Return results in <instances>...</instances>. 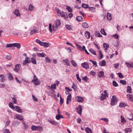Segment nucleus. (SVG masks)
<instances>
[{
    "mask_svg": "<svg viewBox=\"0 0 133 133\" xmlns=\"http://www.w3.org/2000/svg\"><path fill=\"white\" fill-rule=\"evenodd\" d=\"M104 94L102 93L101 94L100 99L101 100H103L105 99L106 98V96H108V93L107 90H105L104 91Z\"/></svg>",
    "mask_w": 133,
    "mask_h": 133,
    "instance_id": "obj_1",
    "label": "nucleus"
},
{
    "mask_svg": "<svg viewBox=\"0 0 133 133\" xmlns=\"http://www.w3.org/2000/svg\"><path fill=\"white\" fill-rule=\"evenodd\" d=\"M38 79L37 78L36 76L35 75L34 77V79L32 80L31 82H34V84L35 86H37L39 84V83L38 81Z\"/></svg>",
    "mask_w": 133,
    "mask_h": 133,
    "instance_id": "obj_2",
    "label": "nucleus"
},
{
    "mask_svg": "<svg viewBox=\"0 0 133 133\" xmlns=\"http://www.w3.org/2000/svg\"><path fill=\"white\" fill-rule=\"evenodd\" d=\"M117 99L116 98L114 97V96H112V97L111 100V105H115V103H117Z\"/></svg>",
    "mask_w": 133,
    "mask_h": 133,
    "instance_id": "obj_3",
    "label": "nucleus"
},
{
    "mask_svg": "<svg viewBox=\"0 0 133 133\" xmlns=\"http://www.w3.org/2000/svg\"><path fill=\"white\" fill-rule=\"evenodd\" d=\"M82 108L81 105H79L77 108L76 109V110L77 113L79 115H81L82 111Z\"/></svg>",
    "mask_w": 133,
    "mask_h": 133,
    "instance_id": "obj_4",
    "label": "nucleus"
},
{
    "mask_svg": "<svg viewBox=\"0 0 133 133\" xmlns=\"http://www.w3.org/2000/svg\"><path fill=\"white\" fill-rule=\"evenodd\" d=\"M75 99L77 101L79 102H82L84 101V98L79 96H77L76 97Z\"/></svg>",
    "mask_w": 133,
    "mask_h": 133,
    "instance_id": "obj_5",
    "label": "nucleus"
},
{
    "mask_svg": "<svg viewBox=\"0 0 133 133\" xmlns=\"http://www.w3.org/2000/svg\"><path fill=\"white\" fill-rule=\"evenodd\" d=\"M20 64H16L15 68L14 69V71L16 72H18L19 71L20 69Z\"/></svg>",
    "mask_w": 133,
    "mask_h": 133,
    "instance_id": "obj_6",
    "label": "nucleus"
},
{
    "mask_svg": "<svg viewBox=\"0 0 133 133\" xmlns=\"http://www.w3.org/2000/svg\"><path fill=\"white\" fill-rule=\"evenodd\" d=\"M81 66L83 68H85L86 69H88L89 68V66L87 62H84L82 64Z\"/></svg>",
    "mask_w": 133,
    "mask_h": 133,
    "instance_id": "obj_7",
    "label": "nucleus"
},
{
    "mask_svg": "<svg viewBox=\"0 0 133 133\" xmlns=\"http://www.w3.org/2000/svg\"><path fill=\"white\" fill-rule=\"evenodd\" d=\"M60 15L62 17H63L65 18H67L68 17V16L66 13L64 12L63 11L62 12L59 13Z\"/></svg>",
    "mask_w": 133,
    "mask_h": 133,
    "instance_id": "obj_8",
    "label": "nucleus"
},
{
    "mask_svg": "<svg viewBox=\"0 0 133 133\" xmlns=\"http://www.w3.org/2000/svg\"><path fill=\"white\" fill-rule=\"evenodd\" d=\"M99 65L100 66H105L106 65V61L104 60L102 61L99 62Z\"/></svg>",
    "mask_w": 133,
    "mask_h": 133,
    "instance_id": "obj_9",
    "label": "nucleus"
},
{
    "mask_svg": "<svg viewBox=\"0 0 133 133\" xmlns=\"http://www.w3.org/2000/svg\"><path fill=\"white\" fill-rule=\"evenodd\" d=\"M98 75V77L100 78H102L103 77H105L104 72L103 71H99Z\"/></svg>",
    "mask_w": 133,
    "mask_h": 133,
    "instance_id": "obj_10",
    "label": "nucleus"
},
{
    "mask_svg": "<svg viewBox=\"0 0 133 133\" xmlns=\"http://www.w3.org/2000/svg\"><path fill=\"white\" fill-rule=\"evenodd\" d=\"M85 37L87 39H89L90 36V32L88 31H86L85 33Z\"/></svg>",
    "mask_w": 133,
    "mask_h": 133,
    "instance_id": "obj_11",
    "label": "nucleus"
},
{
    "mask_svg": "<svg viewBox=\"0 0 133 133\" xmlns=\"http://www.w3.org/2000/svg\"><path fill=\"white\" fill-rule=\"evenodd\" d=\"M8 78L10 80H14V77L10 73H8Z\"/></svg>",
    "mask_w": 133,
    "mask_h": 133,
    "instance_id": "obj_12",
    "label": "nucleus"
},
{
    "mask_svg": "<svg viewBox=\"0 0 133 133\" xmlns=\"http://www.w3.org/2000/svg\"><path fill=\"white\" fill-rule=\"evenodd\" d=\"M20 123L19 122L16 121H15L13 122L12 125L15 127H17L19 125Z\"/></svg>",
    "mask_w": 133,
    "mask_h": 133,
    "instance_id": "obj_13",
    "label": "nucleus"
},
{
    "mask_svg": "<svg viewBox=\"0 0 133 133\" xmlns=\"http://www.w3.org/2000/svg\"><path fill=\"white\" fill-rule=\"evenodd\" d=\"M16 111L18 112L21 113L22 112V110L21 109L20 107L18 106H16L15 107Z\"/></svg>",
    "mask_w": 133,
    "mask_h": 133,
    "instance_id": "obj_14",
    "label": "nucleus"
},
{
    "mask_svg": "<svg viewBox=\"0 0 133 133\" xmlns=\"http://www.w3.org/2000/svg\"><path fill=\"white\" fill-rule=\"evenodd\" d=\"M30 62L31 60L30 59L29 60L25 59V60L23 61L22 64L23 65H26L27 63H29Z\"/></svg>",
    "mask_w": 133,
    "mask_h": 133,
    "instance_id": "obj_15",
    "label": "nucleus"
},
{
    "mask_svg": "<svg viewBox=\"0 0 133 133\" xmlns=\"http://www.w3.org/2000/svg\"><path fill=\"white\" fill-rule=\"evenodd\" d=\"M5 80V76L3 75H0V81L2 82H3Z\"/></svg>",
    "mask_w": 133,
    "mask_h": 133,
    "instance_id": "obj_16",
    "label": "nucleus"
},
{
    "mask_svg": "<svg viewBox=\"0 0 133 133\" xmlns=\"http://www.w3.org/2000/svg\"><path fill=\"white\" fill-rule=\"evenodd\" d=\"M48 121L50 122L51 124L54 125H56L57 124V122L56 121L54 120H48Z\"/></svg>",
    "mask_w": 133,
    "mask_h": 133,
    "instance_id": "obj_17",
    "label": "nucleus"
},
{
    "mask_svg": "<svg viewBox=\"0 0 133 133\" xmlns=\"http://www.w3.org/2000/svg\"><path fill=\"white\" fill-rule=\"evenodd\" d=\"M13 47H16L19 49L21 47L20 44L18 43H15L13 44Z\"/></svg>",
    "mask_w": 133,
    "mask_h": 133,
    "instance_id": "obj_18",
    "label": "nucleus"
},
{
    "mask_svg": "<svg viewBox=\"0 0 133 133\" xmlns=\"http://www.w3.org/2000/svg\"><path fill=\"white\" fill-rule=\"evenodd\" d=\"M127 96L129 97V101H133V95L131 94H128Z\"/></svg>",
    "mask_w": 133,
    "mask_h": 133,
    "instance_id": "obj_19",
    "label": "nucleus"
},
{
    "mask_svg": "<svg viewBox=\"0 0 133 133\" xmlns=\"http://www.w3.org/2000/svg\"><path fill=\"white\" fill-rule=\"evenodd\" d=\"M14 14L16 16H20V14L18 9H16L14 12Z\"/></svg>",
    "mask_w": 133,
    "mask_h": 133,
    "instance_id": "obj_20",
    "label": "nucleus"
},
{
    "mask_svg": "<svg viewBox=\"0 0 133 133\" xmlns=\"http://www.w3.org/2000/svg\"><path fill=\"white\" fill-rule=\"evenodd\" d=\"M31 62L34 64H36V59L34 57H32L31 58Z\"/></svg>",
    "mask_w": 133,
    "mask_h": 133,
    "instance_id": "obj_21",
    "label": "nucleus"
},
{
    "mask_svg": "<svg viewBox=\"0 0 133 133\" xmlns=\"http://www.w3.org/2000/svg\"><path fill=\"white\" fill-rule=\"evenodd\" d=\"M127 92L129 93H131L132 92V89L130 86H128L127 89Z\"/></svg>",
    "mask_w": 133,
    "mask_h": 133,
    "instance_id": "obj_22",
    "label": "nucleus"
},
{
    "mask_svg": "<svg viewBox=\"0 0 133 133\" xmlns=\"http://www.w3.org/2000/svg\"><path fill=\"white\" fill-rule=\"evenodd\" d=\"M38 30L36 29H33L31 30L30 32L31 35H32L34 33L38 32Z\"/></svg>",
    "mask_w": 133,
    "mask_h": 133,
    "instance_id": "obj_23",
    "label": "nucleus"
},
{
    "mask_svg": "<svg viewBox=\"0 0 133 133\" xmlns=\"http://www.w3.org/2000/svg\"><path fill=\"white\" fill-rule=\"evenodd\" d=\"M37 54L38 56L39 57H44L46 56V55L44 53H37Z\"/></svg>",
    "mask_w": 133,
    "mask_h": 133,
    "instance_id": "obj_24",
    "label": "nucleus"
},
{
    "mask_svg": "<svg viewBox=\"0 0 133 133\" xmlns=\"http://www.w3.org/2000/svg\"><path fill=\"white\" fill-rule=\"evenodd\" d=\"M81 50L83 51H85V53L87 54L88 55L89 54V53L88 52L87 50L85 49V47L84 45H83V46L82 49Z\"/></svg>",
    "mask_w": 133,
    "mask_h": 133,
    "instance_id": "obj_25",
    "label": "nucleus"
},
{
    "mask_svg": "<svg viewBox=\"0 0 133 133\" xmlns=\"http://www.w3.org/2000/svg\"><path fill=\"white\" fill-rule=\"evenodd\" d=\"M127 105V104L121 102L119 104V106L120 108H122L123 107H124Z\"/></svg>",
    "mask_w": 133,
    "mask_h": 133,
    "instance_id": "obj_26",
    "label": "nucleus"
},
{
    "mask_svg": "<svg viewBox=\"0 0 133 133\" xmlns=\"http://www.w3.org/2000/svg\"><path fill=\"white\" fill-rule=\"evenodd\" d=\"M88 23L87 22H85L82 24V26L84 28H88Z\"/></svg>",
    "mask_w": 133,
    "mask_h": 133,
    "instance_id": "obj_27",
    "label": "nucleus"
},
{
    "mask_svg": "<svg viewBox=\"0 0 133 133\" xmlns=\"http://www.w3.org/2000/svg\"><path fill=\"white\" fill-rule=\"evenodd\" d=\"M76 19L78 21L80 22L82 20V17L80 16H78L76 17Z\"/></svg>",
    "mask_w": 133,
    "mask_h": 133,
    "instance_id": "obj_28",
    "label": "nucleus"
},
{
    "mask_svg": "<svg viewBox=\"0 0 133 133\" xmlns=\"http://www.w3.org/2000/svg\"><path fill=\"white\" fill-rule=\"evenodd\" d=\"M56 26L57 27L61 25V22L60 20H57L56 22Z\"/></svg>",
    "mask_w": 133,
    "mask_h": 133,
    "instance_id": "obj_29",
    "label": "nucleus"
},
{
    "mask_svg": "<svg viewBox=\"0 0 133 133\" xmlns=\"http://www.w3.org/2000/svg\"><path fill=\"white\" fill-rule=\"evenodd\" d=\"M103 45L104 47L105 48V50H107L109 47V45L104 43Z\"/></svg>",
    "mask_w": 133,
    "mask_h": 133,
    "instance_id": "obj_30",
    "label": "nucleus"
},
{
    "mask_svg": "<svg viewBox=\"0 0 133 133\" xmlns=\"http://www.w3.org/2000/svg\"><path fill=\"white\" fill-rule=\"evenodd\" d=\"M132 131V130L130 128H126L125 130V133H130Z\"/></svg>",
    "mask_w": 133,
    "mask_h": 133,
    "instance_id": "obj_31",
    "label": "nucleus"
},
{
    "mask_svg": "<svg viewBox=\"0 0 133 133\" xmlns=\"http://www.w3.org/2000/svg\"><path fill=\"white\" fill-rule=\"evenodd\" d=\"M107 17L109 20H111L112 19V16L111 14L108 13L107 15Z\"/></svg>",
    "mask_w": 133,
    "mask_h": 133,
    "instance_id": "obj_32",
    "label": "nucleus"
},
{
    "mask_svg": "<svg viewBox=\"0 0 133 133\" xmlns=\"http://www.w3.org/2000/svg\"><path fill=\"white\" fill-rule=\"evenodd\" d=\"M63 62H65L66 64L67 65H70V62H69V61L68 59H66L65 60H63Z\"/></svg>",
    "mask_w": 133,
    "mask_h": 133,
    "instance_id": "obj_33",
    "label": "nucleus"
},
{
    "mask_svg": "<svg viewBox=\"0 0 133 133\" xmlns=\"http://www.w3.org/2000/svg\"><path fill=\"white\" fill-rule=\"evenodd\" d=\"M82 7L85 9L89 8V5L88 4H86L84 3H82Z\"/></svg>",
    "mask_w": 133,
    "mask_h": 133,
    "instance_id": "obj_34",
    "label": "nucleus"
},
{
    "mask_svg": "<svg viewBox=\"0 0 133 133\" xmlns=\"http://www.w3.org/2000/svg\"><path fill=\"white\" fill-rule=\"evenodd\" d=\"M85 131L87 133H92L91 130L88 127L86 128Z\"/></svg>",
    "mask_w": 133,
    "mask_h": 133,
    "instance_id": "obj_35",
    "label": "nucleus"
},
{
    "mask_svg": "<svg viewBox=\"0 0 133 133\" xmlns=\"http://www.w3.org/2000/svg\"><path fill=\"white\" fill-rule=\"evenodd\" d=\"M16 118L17 119H18L19 120L22 121L23 120V118L22 117V116L21 115H17L16 116Z\"/></svg>",
    "mask_w": 133,
    "mask_h": 133,
    "instance_id": "obj_36",
    "label": "nucleus"
},
{
    "mask_svg": "<svg viewBox=\"0 0 133 133\" xmlns=\"http://www.w3.org/2000/svg\"><path fill=\"white\" fill-rule=\"evenodd\" d=\"M37 126L33 125L31 127V129L33 131L37 130Z\"/></svg>",
    "mask_w": 133,
    "mask_h": 133,
    "instance_id": "obj_37",
    "label": "nucleus"
},
{
    "mask_svg": "<svg viewBox=\"0 0 133 133\" xmlns=\"http://www.w3.org/2000/svg\"><path fill=\"white\" fill-rule=\"evenodd\" d=\"M23 128L24 129H28V125L25 123V122H23Z\"/></svg>",
    "mask_w": 133,
    "mask_h": 133,
    "instance_id": "obj_38",
    "label": "nucleus"
},
{
    "mask_svg": "<svg viewBox=\"0 0 133 133\" xmlns=\"http://www.w3.org/2000/svg\"><path fill=\"white\" fill-rule=\"evenodd\" d=\"M89 51L91 54L94 55H96V52L92 48H91L90 49Z\"/></svg>",
    "mask_w": 133,
    "mask_h": 133,
    "instance_id": "obj_39",
    "label": "nucleus"
},
{
    "mask_svg": "<svg viewBox=\"0 0 133 133\" xmlns=\"http://www.w3.org/2000/svg\"><path fill=\"white\" fill-rule=\"evenodd\" d=\"M9 107L12 109H15L14 105L13 103L11 102H10L9 104Z\"/></svg>",
    "mask_w": 133,
    "mask_h": 133,
    "instance_id": "obj_40",
    "label": "nucleus"
},
{
    "mask_svg": "<svg viewBox=\"0 0 133 133\" xmlns=\"http://www.w3.org/2000/svg\"><path fill=\"white\" fill-rule=\"evenodd\" d=\"M71 63L72 65L76 67H77V63L75 62L73 60H72L71 61Z\"/></svg>",
    "mask_w": 133,
    "mask_h": 133,
    "instance_id": "obj_41",
    "label": "nucleus"
},
{
    "mask_svg": "<svg viewBox=\"0 0 133 133\" xmlns=\"http://www.w3.org/2000/svg\"><path fill=\"white\" fill-rule=\"evenodd\" d=\"M95 35L96 36L98 37H101L102 36L101 34H100L99 31L97 32V31L95 33Z\"/></svg>",
    "mask_w": 133,
    "mask_h": 133,
    "instance_id": "obj_42",
    "label": "nucleus"
},
{
    "mask_svg": "<svg viewBox=\"0 0 133 133\" xmlns=\"http://www.w3.org/2000/svg\"><path fill=\"white\" fill-rule=\"evenodd\" d=\"M65 27L68 30H71L72 29L71 26L70 25H69L68 24L66 25Z\"/></svg>",
    "mask_w": 133,
    "mask_h": 133,
    "instance_id": "obj_43",
    "label": "nucleus"
},
{
    "mask_svg": "<svg viewBox=\"0 0 133 133\" xmlns=\"http://www.w3.org/2000/svg\"><path fill=\"white\" fill-rule=\"evenodd\" d=\"M66 9L69 12H71L72 11V9L71 8L70 6H66Z\"/></svg>",
    "mask_w": 133,
    "mask_h": 133,
    "instance_id": "obj_44",
    "label": "nucleus"
},
{
    "mask_svg": "<svg viewBox=\"0 0 133 133\" xmlns=\"http://www.w3.org/2000/svg\"><path fill=\"white\" fill-rule=\"evenodd\" d=\"M49 44L48 43L46 42H44L43 46H44L45 48H47L49 46Z\"/></svg>",
    "mask_w": 133,
    "mask_h": 133,
    "instance_id": "obj_45",
    "label": "nucleus"
},
{
    "mask_svg": "<svg viewBox=\"0 0 133 133\" xmlns=\"http://www.w3.org/2000/svg\"><path fill=\"white\" fill-rule=\"evenodd\" d=\"M121 122H122L123 123H125L126 122V120L124 118V117L122 116H121Z\"/></svg>",
    "mask_w": 133,
    "mask_h": 133,
    "instance_id": "obj_46",
    "label": "nucleus"
},
{
    "mask_svg": "<svg viewBox=\"0 0 133 133\" xmlns=\"http://www.w3.org/2000/svg\"><path fill=\"white\" fill-rule=\"evenodd\" d=\"M101 34L102 35H104L105 36H106L107 35V34L105 32V30L104 29H102L101 31Z\"/></svg>",
    "mask_w": 133,
    "mask_h": 133,
    "instance_id": "obj_47",
    "label": "nucleus"
},
{
    "mask_svg": "<svg viewBox=\"0 0 133 133\" xmlns=\"http://www.w3.org/2000/svg\"><path fill=\"white\" fill-rule=\"evenodd\" d=\"M113 85L115 87H117L118 86V85L115 81H113L112 82Z\"/></svg>",
    "mask_w": 133,
    "mask_h": 133,
    "instance_id": "obj_48",
    "label": "nucleus"
},
{
    "mask_svg": "<svg viewBox=\"0 0 133 133\" xmlns=\"http://www.w3.org/2000/svg\"><path fill=\"white\" fill-rule=\"evenodd\" d=\"M120 82L123 85H126L127 84L126 81L123 80H120Z\"/></svg>",
    "mask_w": 133,
    "mask_h": 133,
    "instance_id": "obj_49",
    "label": "nucleus"
},
{
    "mask_svg": "<svg viewBox=\"0 0 133 133\" xmlns=\"http://www.w3.org/2000/svg\"><path fill=\"white\" fill-rule=\"evenodd\" d=\"M128 119L129 120L133 121V114H130L129 115V117Z\"/></svg>",
    "mask_w": 133,
    "mask_h": 133,
    "instance_id": "obj_50",
    "label": "nucleus"
},
{
    "mask_svg": "<svg viewBox=\"0 0 133 133\" xmlns=\"http://www.w3.org/2000/svg\"><path fill=\"white\" fill-rule=\"evenodd\" d=\"M34 8V7L32 4H30L29 5V10L30 11H31Z\"/></svg>",
    "mask_w": 133,
    "mask_h": 133,
    "instance_id": "obj_51",
    "label": "nucleus"
},
{
    "mask_svg": "<svg viewBox=\"0 0 133 133\" xmlns=\"http://www.w3.org/2000/svg\"><path fill=\"white\" fill-rule=\"evenodd\" d=\"M13 47V44H7L6 45V48H11Z\"/></svg>",
    "mask_w": 133,
    "mask_h": 133,
    "instance_id": "obj_52",
    "label": "nucleus"
},
{
    "mask_svg": "<svg viewBox=\"0 0 133 133\" xmlns=\"http://www.w3.org/2000/svg\"><path fill=\"white\" fill-rule=\"evenodd\" d=\"M126 64L127 65L128 67H133V64H130L129 63H126Z\"/></svg>",
    "mask_w": 133,
    "mask_h": 133,
    "instance_id": "obj_53",
    "label": "nucleus"
},
{
    "mask_svg": "<svg viewBox=\"0 0 133 133\" xmlns=\"http://www.w3.org/2000/svg\"><path fill=\"white\" fill-rule=\"evenodd\" d=\"M45 61L46 62L50 63L51 62V59L48 57H45Z\"/></svg>",
    "mask_w": 133,
    "mask_h": 133,
    "instance_id": "obj_54",
    "label": "nucleus"
},
{
    "mask_svg": "<svg viewBox=\"0 0 133 133\" xmlns=\"http://www.w3.org/2000/svg\"><path fill=\"white\" fill-rule=\"evenodd\" d=\"M75 45L77 47H78V49L79 50H81L82 49V48L80 45H79L78 43H76Z\"/></svg>",
    "mask_w": 133,
    "mask_h": 133,
    "instance_id": "obj_55",
    "label": "nucleus"
},
{
    "mask_svg": "<svg viewBox=\"0 0 133 133\" xmlns=\"http://www.w3.org/2000/svg\"><path fill=\"white\" fill-rule=\"evenodd\" d=\"M71 95L70 94L67 97L66 99H68L69 100L70 102H71Z\"/></svg>",
    "mask_w": 133,
    "mask_h": 133,
    "instance_id": "obj_56",
    "label": "nucleus"
},
{
    "mask_svg": "<svg viewBox=\"0 0 133 133\" xmlns=\"http://www.w3.org/2000/svg\"><path fill=\"white\" fill-rule=\"evenodd\" d=\"M11 98L12 99L13 103L14 104H16L17 102V100L16 99L17 98H16V97H13V98Z\"/></svg>",
    "mask_w": 133,
    "mask_h": 133,
    "instance_id": "obj_57",
    "label": "nucleus"
},
{
    "mask_svg": "<svg viewBox=\"0 0 133 133\" xmlns=\"http://www.w3.org/2000/svg\"><path fill=\"white\" fill-rule=\"evenodd\" d=\"M60 105H61L64 102V99H63L61 97V96H60Z\"/></svg>",
    "mask_w": 133,
    "mask_h": 133,
    "instance_id": "obj_58",
    "label": "nucleus"
},
{
    "mask_svg": "<svg viewBox=\"0 0 133 133\" xmlns=\"http://www.w3.org/2000/svg\"><path fill=\"white\" fill-rule=\"evenodd\" d=\"M51 88L55 89H56V84H52L51 86Z\"/></svg>",
    "mask_w": 133,
    "mask_h": 133,
    "instance_id": "obj_59",
    "label": "nucleus"
},
{
    "mask_svg": "<svg viewBox=\"0 0 133 133\" xmlns=\"http://www.w3.org/2000/svg\"><path fill=\"white\" fill-rule=\"evenodd\" d=\"M90 10H91V12H94L95 11V8L93 7H89V8Z\"/></svg>",
    "mask_w": 133,
    "mask_h": 133,
    "instance_id": "obj_60",
    "label": "nucleus"
},
{
    "mask_svg": "<svg viewBox=\"0 0 133 133\" xmlns=\"http://www.w3.org/2000/svg\"><path fill=\"white\" fill-rule=\"evenodd\" d=\"M37 130H38V131H42L43 129V128L42 127H38L37 126Z\"/></svg>",
    "mask_w": 133,
    "mask_h": 133,
    "instance_id": "obj_61",
    "label": "nucleus"
},
{
    "mask_svg": "<svg viewBox=\"0 0 133 133\" xmlns=\"http://www.w3.org/2000/svg\"><path fill=\"white\" fill-rule=\"evenodd\" d=\"M3 133H10V132L9 130L6 129L4 130Z\"/></svg>",
    "mask_w": 133,
    "mask_h": 133,
    "instance_id": "obj_62",
    "label": "nucleus"
},
{
    "mask_svg": "<svg viewBox=\"0 0 133 133\" xmlns=\"http://www.w3.org/2000/svg\"><path fill=\"white\" fill-rule=\"evenodd\" d=\"M118 75L119 76V78H122L123 77V75L121 73H118Z\"/></svg>",
    "mask_w": 133,
    "mask_h": 133,
    "instance_id": "obj_63",
    "label": "nucleus"
},
{
    "mask_svg": "<svg viewBox=\"0 0 133 133\" xmlns=\"http://www.w3.org/2000/svg\"><path fill=\"white\" fill-rule=\"evenodd\" d=\"M32 98L34 99V101L36 102L38 101V100L37 99L36 97H35L34 95H32Z\"/></svg>",
    "mask_w": 133,
    "mask_h": 133,
    "instance_id": "obj_64",
    "label": "nucleus"
}]
</instances>
